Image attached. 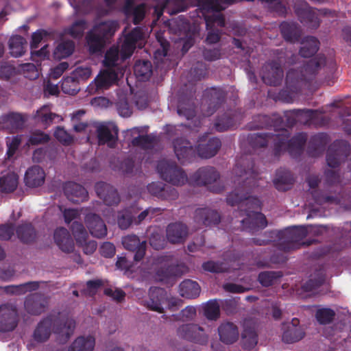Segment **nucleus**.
Here are the masks:
<instances>
[{
  "instance_id": "obj_60",
  "label": "nucleus",
  "mask_w": 351,
  "mask_h": 351,
  "mask_svg": "<svg viewBox=\"0 0 351 351\" xmlns=\"http://www.w3.org/2000/svg\"><path fill=\"white\" fill-rule=\"evenodd\" d=\"M71 229L76 243H83L88 239L87 231L82 223L73 221Z\"/></svg>"
},
{
  "instance_id": "obj_62",
  "label": "nucleus",
  "mask_w": 351,
  "mask_h": 351,
  "mask_svg": "<svg viewBox=\"0 0 351 351\" xmlns=\"http://www.w3.org/2000/svg\"><path fill=\"white\" fill-rule=\"evenodd\" d=\"M86 27V21L80 19L75 21L69 29L68 33L74 38H82Z\"/></svg>"
},
{
  "instance_id": "obj_49",
  "label": "nucleus",
  "mask_w": 351,
  "mask_h": 351,
  "mask_svg": "<svg viewBox=\"0 0 351 351\" xmlns=\"http://www.w3.org/2000/svg\"><path fill=\"white\" fill-rule=\"evenodd\" d=\"M74 49L75 43L72 40L62 41L54 49V58L59 60L66 58L73 53Z\"/></svg>"
},
{
  "instance_id": "obj_23",
  "label": "nucleus",
  "mask_w": 351,
  "mask_h": 351,
  "mask_svg": "<svg viewBox=\"0 0 351 351\" xmlns=\"http://www.w3.org/2000/svg\"><path fill=\"white\" fill-rule=\"evenodd\" d=\"M148 192L162 200H175L178 197L177 190L160 182H154L147 185Z\"/></svg>"
},
{
  "instance_id": "obj_29",
  "label": "nucleus",
  "mask_w": 351,
  "mask_h": 351,
  "mask_svg": "<svg viewBox=\"0 0 351 351\" xmlns=\"http://www.w3.org/2000/svg\"><path fill=\"white\" fill-rule=\"evenodd\" d=\"M85 223L90 233L97 238H103L107 234V228L103 219L97 214L89 213L85 217Z\"/></svg>"
},
{
  "instance_id": "obj_32",
  "label": "nucleus",
  "mask_w": 351,
  "mask_h": 351,
  "mask_svg": "<svg viewBox=\"0 0 351 351\" xmlns=\"http://www.w3.org/2000/svg\"><path fill=\"white\" fill-rule=\"evenodd\" d=\"M328 143V136L325 133H318L312 136L308 141L307 152L311 157H317L325 151Z\"/></svg>"
},
{
  "instance_id": "obj_11",
  "label": "nucleus",
  "mask_w": 351,
  "mask_h": 351,
  "mask_svg": "<svg viewBox=\"0 0 351 351\" xmlns=\"http://www.w3.org/2000/svg\"><path fill=\"white\" fill-rule=\"evenodd\" d=\"M221 147V140L217 137H208V133L198 137L196 145L197 156L204 159L214 157Z\"/></svg>"
},
{
  "instance_id": "obj_59",
  "label": "nucleus",
  "mask_w": 351,
  "mask_h": 351,
  "mask_svg": "<svg viewBox=\"0 0 351 351\" xmlns=\"http://www.w3.org/2000/svg\"><path fill=\"white\" fill-rule=\"evenodd\" d=\"M134 216L131 210L124 209L118 213L117 223L119 227L122 230L128 228L133 221Z\"/></svg>"
},
{
  "instance_id": "obj_31",
  "label": "nucleus",
  "mask_w": 351,
  "mask_h": 351,
  "mask_svg": "<svg viewBox=\"0 0 351 351\" xmlns=\"http://www.w3.org/2000/svg\"><path fill=\"white\" fill-rule=\"evenodd\" d=\"M167 300L165 290L160 287H151L149 291V300L147 302V307L152 311L162 313L163 304Z\"/></svg>"
},
{
  "instance_id": "obj_57",
  "label": "nucleus",
  "mask_w": 351,
  "mask_h": 351,
  "mask_svg": "<svg viewBox=\"0 0 351 351\" xmlns=\"http://www.w3.org/2000/svg\"><path fill=\"white\" fill-rule=\"evenodd\" d=\"M281 276L280 271H266L258 274V280L263 287H269L273 285L274 280Z\"/></svg>"
},
{
  "instance_id": "obj_37",
  "label": "nucleus",
  "mask_w": 351,
  "mask_h": 351,
  "mask_svg": "<svg viewBox=\"0 0 351 351\" xmlns=\"http://www.w3.org/2000/svg\"><path fill=\"white\" fill-rule=\"evenodd\" d=\"M295 179L290 171L280 169L276 171L273 180L275 188L280 191H287L294 184Z\"/></svg>"
},
{
  "instance_id": "obj_40",
  "label": "nucleus",
  "mask_w": 351,
  "mask_h": 351,
  "mask_svg": "<svg viewBox=\"0 0 351 351\" xmlns=\"http://www.w3.org/2000/svg\"><path fill=\"white\" fill-rule=\"evenodd\" d=\"M180 294L182 297L187 299H194L197 298L200 293V287L199 284L191 280H184L180 286Z\"/></svg>"
},
{
  "instance_id": "obj_2",
  "label": "nucleus",
  "mask_w": 351,
  "mask_h": 351,
  "mask_svg": "<svg viewBox=\"0 0 351 351\" xmlns=\"http://www.w3.org/2000/svg\"><path fill=\"white\" fill-rule=\"evenodd\" d=\"M325 63L324 56L319 54L304 63L300 69H289L286 75V88L279 91L276 99L287 103L291 102L302 86L315 78Z\"/></svg>"
},
{
  "instance_id": "obj_13",
  "label": "nucleus",
  "mask_w": 351,
  "mask_h": 351,
  "mask_svg": "<svg viewBox=\"0 0 351 351\" xmlns=\"http://www.w3.org/2000/svg\"><path fill=\"white\" fill-rule=\"evenodd\" d=\"M282 64V57L278 56L277 60H271L265 65L262 76L264 83L274 86L281 84L284 76Z\"/></svg>"
},
{
  "instance_id": "obj_38",
  "label": "nucleus",
  "mask_w": 351,
  "mask_h": 351,
  "mask_svg": "<svg viewBox=\"0 0 351 351\" xmlns=\"http://www.w3.org/2000/svg\"><path fill=\"white\" fill-rule=\"evenodd\" d=\"M220 340L226 344L234 343L239 338L237 326L232 322L221 324L218 328Z\"/></svg>"
},
{
  "instance_id": "obj_20",
  "label": "nucleus",
  "mask_w": 351,
  "mask_h": 351,
  "mask_svg": "<svg viewBox=\"0 0 351 351\" xmlns=\"http://www.w3.org/2000/svg\"><path fill=\"white\" fill-rule=\"evenodd\" d=\"M48 305L47 298L42 293H35L26 297L25 310L32 315H39L45 311Z\"/></svg>"
},
{
  "instance_id": "obj_5",
  "label": "nucleus",
  "mask_w": 351,
  "mask_h": 351,
  "mask_svg": "<svg viewBox=\"0 0 351 351\" xmlns=\"http://www.w3.org/2000/svg\"><path fill=\"white\" fill-rule=\"evenodd\" d=\"M119 28V23L116 20H107L95 23L86 37L90 53L101 52Z\"/></svg>"
},
{
  "instance_id": "obj_1",
  "label": "nucleus",
  "mask_w": 351,
  "mask_h": 351,
  "mask_svg": "<svg viewBox=\"0 0 351 351\" xmlns=\"http://www.w3.org/2000/svg\"><path fill=\"white\" fill-rule=\"evenodd\" d=\"M232 172L235 176L234 182L238 186L228 195V204L239 206L240 215L246 216L241 221L243 228L252 232L265 228L267 226L265 216L255 210L260 208L261 202L257 197L250 195L256 184L258 176L254 162L247 156H241L237 160Z\"/></svg>"
},
{
  "instance_id": "obj_51",
  "label": "nucleus",
  "mask_w": 351,
  "mask_h": 351,
  "mask_svg": "<svg viewBox=\"0 0 351 351\" xmlns=\"http://www.w3.org/2000/svg\"><path fill=\"white\" fill-rule=\"evenodd\" d=\"M150 245L156 250L164 249L167 245L166 239L160 230H153L149 237Z\"/></svg>"
},
{
  "instance_id": "obj_16",
  "label": "nucleus",
  "mask_w": 351,
  "mask_h": 351,
  "mask_svg": "<svg viewBox=\"0 0 351 351\" xmlns=\"http://www.w3.org/2000/svg\"><path fill=\"white\" fill-rule=\"evenodd\" d=\"M219 177V173L215 167H202L189 176V184L194 186H206L216 182Z\"/></svg>"
},
{
  "instance_id": "obj_8",
  "label": "nucleus",
  "mask_w": 351,
  "mask_h": 351,
  "mask_svg": "<svg viewBox=\"0 0 351 351\" xmlns=\"http://www.w3.org/2000/svg\"><path fill=\"white\" fill-rule=\"evenodd\" d=\"M287 125L292 127L297 122L304 124L319 123L325 125L328 123V119L319 113L317 110L310 109H295L287 115Z\"/></svg>"
},
{
  "instance_id": "obj_18",
  "label": "nucleus",
  "mask_w": 351,
  "mask_h": 351,
  "mask_svg": "<svg viewBox=\"0 0 351 351\" xmlns=\"http://www.w3.org/2000/svg\"><path fill=\"white\" fill-rule=\"evenodd\" d=\"M226 95V92L220 87H211L205 90L204 97L208 104L207 115L213 114L225 102Z\"/></svg>"
},
{
  "instance_id": "obj_56",
  "label": "nucleus",
  "mask_w": 351,
  "mask_h": 351,
  "mask_svg": "<svg viewBox=\"0 0 351 351\" xmlns=\"http://www.w3.org/2000/svg\"><path fill=\"white\" fill-rule=\"evenodd\" d=\"M204 315L210 320H216L220 315V306L217 300L208 301L204 307Z\"/></svg>"
},
{
  "instance_id": "obj_44",
  "label": "nucleus",
  "mask_w": 351,
  "mask_h": 351,
  "mask_svg": "<svg viewBox=\"0 0 351 351\" xmlns=\"http://www.w3.org/2000/svg\"><path fill=\"white\" fill-rule=\"evenodd\" d=\"M258 343V335L254 328L245 326L241 333V346L245 350H253Z\"/></svg>"
},
{
  "instance_id": "obj_24",
  "label": "nucleus",
  "mask_w": 351,
  "mask_h": 351,
  "mask_svg": "<svg viewBox=\"0 0 351 351\" xmlns=\"http://www.w3.org/2000/svg\"><path fill=\"white\" fill-rule=\"evenodd\" d=\"M283 333L282 340L287 343L299 341L304 337L305 332L300 326V321L293 318L290 323L282 324Z\"/></svg>"
},
{
  "instance_id": "obj_63",
  "label": "nucleus",
  "mask_w": 351,
  "mask_h": 351,
  "mask_svg": "<svg viewBox=\"0 0 351 351\" xmlns=\"http://www.w3.org/2000/svg\"><path fill=\"white\" fill-rule=\"evenodd\" d=\"M204 270L213 273H223L228 268L225 263L219 261H208L202 264Z\"/></svg>"
},
{
  "instance_id": "obj_54",
  "label": "nucleus",
  "mask_w": 351,
  "mask_h": 351,
  "mask_svg": "<svg viewBox=\"0 0 351 351\" xmlns=\"http://www.w3.org/2000/svg\"><path fill=\"white\" fill-rule=\"evenodd\" d=\"M336 313L330 308H321L316 311L315 318L322 325L330 324L335 319Z\"/></svg>"
},
{
  "instance_id": "obj_19",
  "label": "nucleus",
  "mask_w": 351,
  "mask_h": 351,
  "mask_svg": "<svg viewBox=\"0 0 351 351\" xmlns=\"http://www.w3.org/2000/svg\"><path fill=\"white\" fill-rule=\"evenodd\" d=\"M194 221L199 226L212 227L219 223L221 216L215 210L208 207L199 208L195 210Z\"/></svg>"
},
{
  "instance_id": "obj_30",
  "label": "nucleus",
  "mask_w": 351,
  "mask_h": 351,
  "mask_svg": "<svg viewBox=\"0 0 351 351\" xmlns=\"http://www.w3.org/2000/svg\"><path fill=\"white\" fill-rule=\"evenodd\" d=\"M285 126L282 118H277L274 121L265 114H258L254 116L253 121L247 125L250 130H257L261 128H268L274 127L276 133L279 131V129Z\"/></svg>"
},
{
  "instance_id": "obj_43",
  "label": "nucleus",
  "mask_w": 351,
  "mask_h": 351,
  "mask_svg": "<svg viewBox=\"0 0 351 351\" xmlns=\"http://www.w3.org/2000/svg\"><path fill=\"white\" fill-rule=\"evenodd\" d=\"M134 73L139 81H147L152 75V65L149 60H137L134 65Z\"/></svg>"
},
{
  "instance_id": "obj_64",
  "label": "nucleus",
  "mask_w": 351,
  "mask_h": 351,
  "mask_svg": "<svg viewBox=\"0 0 351 351\" xmlns=\"http://www.w3.org/2000/svg\"><path fill=\"white\" fill-rule=\"evenodd\" d=\"M54 136L64 145H69L73 142V137L62 127H57Z\"/></svg>"
},
{
  "instance_id": "obj_48",
  "label": "nucleus",
  "mask_w": 351,
  "mask_h": 351,
  "mask_svg": "<svg viewBox=\"0 0 351 351\" xmlns=\"http://www.w3.org/2000/svg\"><path fill=\"white\" fill-rule=\"evenodd\" d=\"M19 183V177L14 173H9L0 178V189L4 193H11L15 191Z\"/></svg>"
},
{
  "instance_id": "obj_3",
  "label": "nucleus",
  "mask_w": 351,
  "mask_h": 351,
  "mask_svg": "<svg viewBox=\"0 0 351 351\" xmlns=\"http://www.w3.org/2000/svg\"><path fill=\"white\" fill-rule=\"evenodd\" d=\"M75 322L61 312H51L37 324L33 334L38 343L47 341L53 332L61 343H66L74 332Z\"/></svg>"
},
{
  "instance_id": "obj_50",
  "label": "nucleus",
  "mask_w": 351,
  "mask_h": 351,
  "mask_svg": "<svg viewBox=\"0 0 351 351\" xmlns=\"http://www.w3.org/2000/svg\"><path fill=\"white\" fill-rule=\"evenodd\" d=\"M61 88L64 93L75 95L80 90V82L71 74L69 76L64 77Z\"/></svg>"
},
{
  "instance_id": "obj_25",
  "label": "nucleus",
  "mask_w": 351,
  "mask_h": 351,
  "mask_svg": "<svg viewBox=\"0 0 351 351\" xmlns=\"http://www.w3.org/2000/svg\"><path fill=\"white\" fill-rule=\"evenodd\" d=\"M95 191L97 196L108 206L117 205L120 202L117 190L110 184L99 182L95 184Z\"/></svg>"
},
{
  "instance_id": "obj_61",
  "label": "nucleus",
  "mask_w": 351,
  "mask_h": 351,
  "mask_svg": "<svg viewBox=\"0 0 351 351\" xmlns=\"http://www.w3.org/2000/svg\"><path fill=\"white\" fill-rule=\"evenodd\" d=\"M119 50L117 47H110L105 53L103 64L107 69H112L117 64L119 59Z\"/></svg>"
},
{
  "instance_id": "obj_34",
  "label": "nucleus",
  "mask_w": 351,
  "mask_h": 351,
  "mask_svg": "<svg viewBox=\"0 0 351 351\" xmlns=\"http://www.w3.org/2000/svg\"><path fill=\"white\" fill-rule=\"evenodd\" d=\"M118 73L112 69L101 71L94 80L96 90L108 89L118 81Z\"/></svg>"
},
{
  "instance_id": "obj_21",
  "label": "nucleus",
  "mask_w": 351,
  "mask_h": 351,
  "mask_svg": "<svg viewBox=\"0 0 351 351\" xmlns=\"http://www.w3.org/2000/svg\"><path fill=\"white\" fill-rule=\"evenodd\" d=\"M97 137L99 145H107L110 148H114L117 144L119 130L116 125L112 128L105 123H101L96 128Z\"/></svg>"
},
{
  "instance_id": "obj_9",
  "label": "nucleus",
  "mask_w": 351,
  "mask_h": 351,
  "mask_svg": "<svg viewBox=\"0 0 351 351\" xmlns=\"http://www.w3.org/2000/svg\"><path fill=\"white\" fill-rule=\"evenodd\" d=\"M350 145L345 140H336L328 148L326 154L327 165L332 168L339 166L349 156Z\"/></svg>"
},
{
  "instance_id": "obj_39",
  "label": "nucleus",
  "mask_w": 351,
  "mask_h": 351,
  "mask_svg": "<svg viewBox=\"0 0 351 351\" xmlns=\"http://www.w3.org/2000/svg\"><path fill=\"white\" fill-rule=\"evenodd\" d=\"M18 239L23 243H33L36 239V231L30 222H25L19 225L15 229Z\"/></svg>"
},
{
  "instance_id": "obj_12",
  "label": "nucleus",
  "mask_w": 351,
  "mask_h": 351,
  "mask_svg": "<svg viewBox=\"0 0 351 351\" xmlns=\"http://www.w3.org/2000/svg\"><path fill=\"white\" fill-rule=\"evenodd\" d=\"M174 153L181 164L190 163L196 159L197 156L196 147L182 137L177 138L173 141Z\"/></svg>"
},
{
  "instance_id": "obj_35",
  "label": "nucleus",
  "mask_w": 351,
  "mask_h": 351,
  "mask_svg": "<svg viewBox=\"0 0 351 351\" xmlns=\"http://www.w3.org/2000/svg\"><path fill=\"white\" fill-rule=\"evenodd\" d=\"M54 241L64 252H71L74 249V242L69 232L63 227L57 228L53 234Z\"/></svg>"
},
{
  "instance_id": "obj_45",
  "label": "nucleus",
  "mask_w": 351,
  "mask_h": 351,
  "mask_svg": "<svg viewBox=\"0 0 351 351\" xmlns=\"http://www.w3.org/2000/svg\"><path fill=\"white\" fill-rule=\"evenodd\" d=\"M319 48V41L314 36H306L302 43L300 49V55L304 58H309L314 56Z\"/></svg>"
},
{
  "instance_id": "obj_22",
  "label": "nucleus",
  "mask_w": 351,
  "mask_h": 351,
  "mask_svg": "<svg viewBox=\"0 0 351 351\" xmlns=\"http://www.w3.org/2000/svg\"><path fill=\"white\" fill-rule=\"evenodd\" d=\"M241 119V112L230 110L217 116L214 123V128L219 132H225L235 127Z\"/></svg>"
},
{
  "instance_id": "obj_10",
  "label": "nucleus",
  "mask_w": 351,
  "mask_h": 351,
  "mask_svg": "<svg viewBox=\"0 0 351 351\" xmlns=\"http://www.w3.org/2000/svg\"><path fill=\"white\" fill-rule=\"evenodd\" d=\"M293 10L299 21L309 28L317 29L320 25L317 14L304 0H295Z\"/></svg>"
},
{
  "instance_id": "obj_58",
  "label": "nucleus",
  "mask_w": 351,
  "mask_h": 351,
  "mask_svg": "<svg viewBox=\"0 0 351 351\" xmlns=\"http://www.w3.org/2000/svg\"><path fill=\"white\" fill-rule=\"evenodd\" d=\"M190 75L193 80H201L208 75V66L202 62H197L190 70Z\"/></svg>"
},
{
  "instance_id": "obj_33",
  "label": "nucleus",
  "mask_w": 351,
  "mask_h": 351,
  "mask_svg": "<svg viewBox=\"0 0 351 351\" xmlns=\"http://www.w3.org/2000/svg\"><path fill=\"white\" fill-rule=\"evenodd\" d=\"M280 34L287 42L295 43L301 38L300 26L295 22L283 21L279 26Z\"/></svg>"
},
{
  "instance_id": "obj_36",
  "label": "nucleus",
  "mask_w": 351,
  "mask_h": 351,
  "mask_svg": "<svg viewBox=\"0 0 351 351\" xmlns=\"http://www.w3.org/2000/svg\"><path fill=\"white\" fill-rule=\"evenodd\" d=\"M45 178V173L44 170L40 167L34 165L26 171L24 182L26 186L36 188L44 183Z\"/></svg>"
},
{
  "instance_id": "obj_27",
  "label": "nucleus",
  "mask_w": 351,
  "mask_h": 351,
  "mask_svg": "<svg viewBox=\"0 0 351 351\" xmlns=\"http://www.w3.org/2000/svg\"><path fill=\"white\" fill-rule=\"evenodd\" d=\"M67 199L74 204H80L88 199V192L81 184L74 182H66L63 187Z\"/></svg>"
},
{
  "instance_id": "obj_55",
  "label": "nucleus",
  "mask_w": 351,
  "mask_h": 351,
  "mask_svg": "<svg viewBox=\"0 0 351 351\" xmlns=\"http://www.w3.org/2000/svg\"><path fill=\"white\" fill-rule=\"evenodd\" d=\"M312 197L314 201L319 205L330 203L339 204L340 203V198L337 195H324L319 190L312 191Z\"/></svg>"
},
{
  "instance_id": "obj_7",
  "label": "nucleus",
  "mask_w": 351,
  "mask_h": 351,
  "mask_svg": "<svg viewBox=\"0 0 351 351\" xmlns=\"http://www.w3.org/2000/svg\"><path fill=\"white\" fill-rule=\"evenodd\" d=\"M156 168L160 178L174 186H183L189 183V177L185 171L175 162L160 160Z\"/></svg>"
},
{
  "instance_id": "obj_53",
  "label": "nucleus",
  "mask_w": 351,
  "mask_h": 351,
  "mask_svg": "<svg viewBox=\"0 0 351 351\" xmlns=\"http://www.w3.org/2000/svg\"><path fill=\"white\" fill-rule=\"evenodd\" d=\"M325 281V274L322 270L317 271L315 278H311L303 284L302 288L304 291L308 292L315 290L322 286Z\"/></svg>"
},
{
  "instance_id": "obj_46",
  "label": "nucleus",
  "mask_w": 351,
  "mask_h": 351,
  "mask_svg": "<svg viewBox=\"0 0 351 351\" xmlns=\"http://www.w3.org/2000/svg\"><path fill=\"white\" fill-rule=\"evenodd\" d=\"M95 339L93 336L77 337L70 346L68 351H93Z\"/></svg>"
},
{
  "instance_id": "obj_26",
  "label": "nucleus",
  "mask_w": 351,
  "mask_h": 351,
  "mask_svg": "<svg viewBox=\"0 0 351 351\" xmlns=\"http://www.w3.org/2000/svg\"><path fill=\"white\" fill-rule=\"evenodd\" d=\"M122 244L126 250L134 252L135 261L138 262L144 258L147 245L145 241H141L138 237L131 234L123 238Z\"/></svg>"
},
{
  "instance_id": "obj_14",
  "label": "nucleus",
  "mask_w": 351,
  "mask_h": 351,
  "mask_svg": "<svg viewBox=\"0 0 351 351\" xmlns=\"http://www.w3.org/2000/svg\"><path fill=\"white\" fill-rule=\"evenodd\" d=\"M177 335L182 339L200 345H205L208 341V337L204 330L194 324H182L177 329Z\"/></svg>"
},
{
  "instance_id": "obj_17",
  "label": "nucleus",
  "mask_w": 351,
  "mask_h": 351,
  "mask_svg": "<svg viewBox=\"0 0 351 351\" xmlns=\"http://www.w3.org/2000/svg\"><path fill=\"white\" fill-rule=\"evenodd\" d=\"M19 316L16 307L6 304L0 306V331H12L17 326Z\"/></svg>"
},
{
  "instance_id": "obj_4",
  "label": "nucleus",
  "mask_w": 351,
  "mask_h": 351,
  "mask_svg": "<svg viewBox=\"0 0 351 351\" xmlns=\"http://www.w3.org/2000/svg\"><path fill=\"white\" fill-rule=\"evenodd\" d=\"M272 137L273 155L277 160L285 151H287L293 158L299 157L302 154L307 141V134L304 132L298 133L289 139L290 132L285 129L284 126Z\"/></svg>"
},
{
  "instance_id": "obj_28",
  "label": "nucleus",
  "mask_w": 351,
  "mask_h": 351,
  "mask_svg": "<svg viewBox=\"0 0 351 351\" xmlns=\"http://www.w3.org/2000/svg\"><path fill=\"white\" fill-rule=\"evenodd\" d=\"M187 235L188 228L181 222L171 223L166 228L167 239L172 244L184 243Z\"/></svg>"
},
{
  "instance_id": "obj_42",
  "label": "nucleus",
  "mask_w": 351,
  "mask_h": 351,
  "mask_svg": "<svg viewBox=\"0 0 351 351\" xmlns=\"http://www.w3.org/2000/svg\"><path fill=\"white\" fill-rule=\"evenodd\" d=\"M276 133H253L247 136V141L253 148L265 147L271 143L274 146L273 137Z\"/></svg>"
},
{
  "instance_id": "obj_15",
  "label": "nucleus",
  "mask_w": 351,
  "mask_h": 351,
  "mask_svg": "<svg viewBox=\"0 0 351 351\" xmlns=\"http://www.w3.org/2000/svg\"><path fill=\"white\" fill-rule=\"evenodd\" d=\"M144 32L141 27H134L125 36L124 40L121 46L120 53L123 59L130 58L139 42L138 47L141 48L142 41L144 40Z\"/></svg>"
},
{
  "instance_id": "obj_6",
  "label": "nucleus",
  "mask_w": 351,
  "mask_h": 351,
  "mask_svg": "<svg viewBox=\"0 0 351 351\" xmlns=\"http://www.w3.org/2000/svg\"><path fill=\"white\" fill-rule=\"evenodd\" d=\"M270 234L277 237L278 250L287 252L306 244L302 241L307 236L308 230L304 226H293L282 230H274Z\"/></svg>"
},
{
  "instance_id": "obj_41",
  "label": "nucleus",
  "mask_w": 351,
  "mask_h": 351,
  "mask_svg": "<svg viewBox=\"0 0 351 351\" xmlns=\"http://www.w3.org/2000/svg\"><path fill=\"white\" fill-rule=\"evenodd\" d=\"M8 46L10 53L12 57H21L25 52L27 41L20 35H14L10 37L8 42Z\"/></svg>"
},
{
  "instance_id": "obj_47",
  "label": "nucleus",
  "mask_w": 351,
  "mask_h": 351,
  "mask_svg": "<svg viewBox=\"0 0 351 351\" xmlns=\"http://www.w3.org/2000/svg\"><path fill=\"white\" fill-rule=\"evenodd\" d=\"M183 265H169L166 267H162L159 268L156 274L162 280L168 279L171 277L180 276L183 274Z\"/></svg>"
},
{
  "instance_id": "obj_52",
  "label": "nucleus",
  "mask_w": 351,
  "mask_h": 351,
  "mask_svg": "<svg viewBox=\"0 0 351 351\" xmlns=\"http://www.w3.org/2000/svg\"><path fill=\"white\" fill-rule=\"evenodd\" d=\"M155 141V136L153 134H145L139 135L134 138L131 143L134 147H139L143 149H149L154 147Z\"/></svg>"
}]
</instances>
